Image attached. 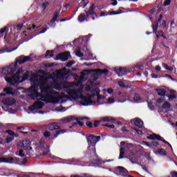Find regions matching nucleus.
Segmentation results:
<instances>
[{"label":"nucleus","mask_w":177,"mask_h":177,"mask_svg":"<svg viewBox=\"0 0 177 177\" xmlns=\"http://www.w3.org/2000/svg\"><path fill=\"white\" fill-rule=\"evenodd\" d=\"M6 27H4L3 28L1 29L0 30V37H3V34H5V32L6 31Z\"/></svg>","instance_id":"473e14b6"},{"label":"nucleus","mask_w":177,"mask_h":177,"mask_svg":"<svg viewBox=\"0 0 177 177\" xmlns=\"http://www.w3.org/2000/svg\"><path fill=\"white\" fill-rule=\"evenodd\" d=\"M155 154H159L160 156H167V151L164 149H158L155 151Z\"/></svg>","instance_id":"412c9836"},{"label":"nucleus","mask_w":177,"mask_h":177,"mask_svg":"<svg viewBox=\"0 0 177 177\" xmlns=\"http://www.w3.org/2000/svg\"><path fill=\"white\" fill-rule=\"evenodd\" d=\"M32 58L31 57V55L30 56H24L21 55L17 58V63H19V64H23V63H26V62H32Z\"/></svg>","instance_id":"423d86ee"},{"label":"nucleus","mask_w":177,"mask_h":177,"mask_svg":"<svg viewBox=\"0 0 177 177\" xmlns=\"http://www.w3.org/2000/svg\"><path fill=\"white\" fill-rule=\"evenodd\" d=\"M133 129H135V131H136L137 133H138V135H142L143 133L142 132V131L136 129V128H134Z\"/></svg>","instance_id":"8fccbe9b"},{"label":"nucleus","mask_w":177,"mask_h":177,"mask_svg":"<svg viewBox=\"0 0 177 177\" xmlns=\"http://www.w3.org/2000/svg\"><path fill=\"white\" fill-rule=\"evenodd\" d=\"M119 86H121L122 88H124V83L123 82H118Z\"/></svg>","instance_id":"603ef678"},{"label":"nucleus","mask_w":177,"mask_h":177,"mask_svg":"<svg viewBox=\"0 0 177 177\" xmlns=\"http://www.w3.org/2000/svg\"><path fill=\"white\" fill-rule=\"evenodd\" d=\"M82 39V41H85V39H88V37L86 36L82 37V39Z\"/></svg>","instance_id":"052dcab7"},{"label":"nucleus","mask_w":177,"mask_h":177,"mask_svg":"<svg viewBox=\"0 0 177 177\" xmlns=\"http://www.w3.org/2000/svg\"><path fill=\"white\" fill-rule=\"evenodd\" d=\"M163 100H165V97L158 100H157L158 104H160L162 103V101H163Z\"/></svg>","instance_id":"49530a36"},{"label":"nucleus","mask_w":177,"mask_h":177,"mask_svg":"<svg viewBox=\"0 0 177 177\" xmlns=\"http://www.w3.org/2000/svg\"><path fill=\"white\" fill-rule=\"evenodd\" d=\"M3 91L7 95H11V96L17 95V90H13L12 88H6Z\"/></svg>","instance_id":"f8f14e48"},{"label":"nucleus","mask_w":177,"mask_h":177,"mask_svg":"<svg viewBox=\"0 0 177 177\" xmlns=\"http://www.w3.org/2000/svg\"><path fill=\"white\" fill-rule=\"evenodd\" d=\"M160 36H162V32H159V35L157 36V38H158Z\"/></svg>","instance_id":"338daca9"},{"label":"nucleus","mask_w":177,"mask_h":177,"mask_svg":"<svg viewBox=\"0 0 177 177\" xmlns=\"http://www.w3.org/2000/svg\"><path fill=\"white\" fill-rule=\"evenodd\" d=\"M133 99L135 102H139V100H140V96H139L138 94H135Z\"/></svg>","instance_id":"c9c22d12"},{"label":"nucleus","mask_w":177,"mask_h":177,"mask_svg":"<svg viewBox=\"0 0 177 177\" xmlns=\"http://www.w3.org/2000/svg\"><path fill=\"white\" fill-rule=\"evenodd\" d=\"M16 49H17V47L14 48H12L11 50H6V48H4L3 50L1 52V53H3L5 52H7V53L13 52V50H16Z\"/></svg>","instance_id":"72a5a7b5"},{"label":"nucleus","mask_w":177,"mask_h":177,"mask_svg":"<svg viewBox=\"0 0 177 177\" xmlns=\"http://www.w3.org/2000/svg\"><path fill=\"white\" fill-rule=\"evenodd\" d=\"M124 148H120L119 160L124 158Z\"/></svg>","instance_id":"c756f323"},{"label":"nucleus","mask_w":177,"mask_h":177,"mask_svg":"<svg viewBox=\"0 0 177 177\" xmlns=\"http://www.w3.org/2000/svg\"><path fill=\"white\" fill-rule=\"evenodd\" d=\"M99 124H100V121H95L94 122V127H99Z\"/></svg>","instance_id":"3c124183"},{"label":"nucleus","mask_w":177,"mask_h":177,"mask_svg":"<svg viewBox=\"0 0 177 177\" xmlns=\"http://www.w3.org/2000/svg\"><path fill=\"white\" fill-rule=\"evenodd\" d=\"M57 60H62V62H66L70 59V52H65L57 55Z\"/></svg>","instance_id":"1a4fd4ad"},{"label":"nucleus","mask_w":177,"mask_h":177,"mask_svg":"<svg viewBox=\"0 0 177 177\" xmlns=\"http://www.w3.org/2000/svg\"><path fill=\"white\" fill-rule=\"evenodd\" d=\"M147 139H151V140H153L154 139H157V140H161V142H163V143H165V145H169L170 147H172L171 146V144H169V142H168L167 140H164V138H162L161 136L156 133L150 135L149 136L147 137Z\"/></svg>","instance_id":"0eeeda50"},{"label":"nucleus","mask_w":177,"mask_h":177,"mask_svg":"<svg viewBox=\"0 0 177 177\" xmlns=\"http://www.w3.org/2000/svg\"><path fill=\"white\" fill-rule=\"evenodd\" d=\"M171 107V104L168 102H165L162 104V109H169Z\"/></svg>","instance_id":"c85d7f7f"},{"label":"nucleus","mask_w":177,"mask_h":177,"mask_svg":"<svg viewBox=\"0 0 177 177\" xmlns=\"http://www.w3.org/2000/svg\"><path fill=\"white\" fill-rule=\"evenodd\" d=\"M166 77H167L168 78H170V80H174V79L172 78V76H171L169 75H166Z\"/></svg>","instance_id":"e2e57ef3"},{"label":"nucleus","mask_w":177,"mask_h":177,"mask_svg":"<svg viewBox=\"0 0 177 177\" xmlns=\"http://www.w3.org/2000/svg\"><path fill=\"white\" fill-rule=\"evenodd\" d=\"M18 156H19V157H24V151L23 149L19 150Z\"/></svg>","instance_id":"4c0bfd02"},{"label":"nucleus","mask_w":177,"mask_h":177,"mask_svg":"<svg viewBox=\"0 0 177 177\" xmlns=\"http://www.w3.org/2000/svg\"><path fill=\"white\" fill-rule=\"evenodd\" d=\"M21 75H23V69L19 68L17 72L12 75L10 77L8 76L6 77L5 80L6 82H8V84H9V85H14V86H16L17 85H19L20 82H23L28 80V77H30V71H26V73L24 75L22 80H20Z\"/></svg>","instance_id":"f03ea898"},{"label":"nucleus","mask_w":177,"mask_h":177,"mask_svg":"<svg viewBox=\"0 0 177 177\" xmlns=\"http://www.w3.org/2000/svg\"><path fill=\"white\" fill-rule=\"evenodd\" d=\"M95 8H96V7L95 6V5L93 4V5L90 7L88 11L86 12V15H87L88 16H89V15H92V16H95V17H96V13H95Z\"/></svg>","instance_id":"a211bd4d"},{"label":"nucleus","mask_w":177,"mask_h":177,"mask_svg":"<svg viewBox=\"0 0 177 177\" xmlns=\"http://www.w3.org/2000/svg\"><path fill=\"white\" fill-rule=\"evenodd\" d=\"M162 67H164V68H165V70H167V71H172L174 70V67L172 66H169L168 65H167L165 63H163L162 64Z\"/></svg>","instance_id":"a878e982"},{"label":"nucleus","mask_w":177,"mask_h":177,"mask_svg":"<svg viewBox=\"0 0 177 177\" xmlns=\"http://www.w3.org/2000/svg\"><path fill=\"white\" fill-rule=\"evenodd\" d=\"M39 27L40 26L37 27V26H35V25H32L31 27L28 28V30L29 31H31V30H38V28H39Z\"/></svg>","instance_id":"f704fd0d"},{"label":"nucleus","mask_w":177,"mask_h":177,"mask_svg":"<svg viewBox=\"0 0 177 177\" xmlns=\"http://www.w3.org/2000/svg\"><path fill=\"white\" fill-rule=\"evenodd\" d=\"M174 24H175V21L173 20L171 21V24H170L171 27H172V26H174Z\"/></svg>","instance_id":"0e129e2a"},{"label":"nucleus","mask_w":177,"mask_h":177,"mask_svg":"<svg viewBox=\"0 0 177 177\" xmlns=\"http://www.w3.org/2000/svg\"><path fill=\"white\" fill-rule=\"evenodd\" d=\"M168 88H158L156 89V91L158 92L160 97H161V99H164L165 97V94L168 93Z\"/></svg>","instance_id":"9b49d317"},{"label":"nucleus","mask_w":177,"mask_h":177,"mask_svg":"<svg viewBox=\"0 0 177 177\" xmlns=\"http://www.w3.org/2000/svg\"><path fill=\"white\" fill-rule=\"evenodd\" d=\"M86 19H88V15H86L84 14H81L79 17H78V20L81 23L82 21H85V20H86Z\"/></svg>","instance_id":"5701e85b"},{"label":"nucleus","mask_w":177,"mask_h":177,"mask_svg":"<svg viewBox=\"0 0 177 177\" xmlns=\"http://www.w3.org/2000/svg\"><path fill=\"white\" fill-rule=\"evenodd\" d=\"M151 146L153 147H157V146H158V143L156 141H153L151 143Z\"/></svg>","instance_id":"a19ab883"},{"label":"nucleus","mask_w":177,"mask_h":177,"mask_svg":"<svg viewBox=\"0 0 177 177\" xmlns=\"http://www.w3.org/2000/svg\"><path fill=\"white\" fill-rule=\"evenodd\" d=\"M68 78V72L66 68L57 71L53 75L44 74L41 75V108L44 102L46 103H59L64 99L78 100L79 106H99L100 104H113L115 98L110 97L106 100V96L100 95L99 83H91L85 87L81 84L85 77L82 73L78 83L64 82ZM84 88L86 92H92L84 95Z\"/></svg>","instance_id":"f257e3e1"},{"label":"nucleus","mask_w":177,"mask_h":177,"mask_svg":"<svg viewBox=\"0 0 177 177\" xmlns=\"http://www.w3.org/2000/svg\"><path fill=\"white\" fill-rule=\"evenodd\" d=\"M157 28H158V24H156V25L153 26V32H157Z\"/></svg>","instance_id":"58836bf2"},{"label":"nucleus","mask_w":177,"mask_h":177,"mask_svg":"<svg viewBox=\"0 0 177 177\" xmlns=\"http://www.w3.org/2000/svg\"><path fill=\"white\" fill-rule=\"evenodd\" d=\"M44 138H49L50 136V132L46 131L44 133Z\"/></svg>","instance_id":"e433bc0d"},{"label":"nucleus","mask_w":177,"mask_h":177,"mask_svg":"<svg viewBox=\"0 0 177 177\" xmlns=\"http://www.w3.org/2000/svg\"><path fill=\"white\" fill-rule=\"evenodd\" d=\"M76 56H78L79 57H82V56H84V53L81 52V48H77L76 49Z\"/></svg>","instance_id":"bb28decb"},{"label":"nucleus","mask_w":177,"mask_h":177,"mask_svg":"<svg viewBox=\"0 0 177 177\" xmlns=\"http://www.w3.org/2000/svg\"><path fill=\"white\" fill-rule=\"evenodd\" d=\"M162 26L163 27H167V21H162Z\"/></svg>","instance_id":"bf43d9fd"},{"label":"nucleus","mask_w":177,"mask_h":177,"mask_svg":"<svg viewBox=\"0 0 177 177\" xmlns=\"http://www.w3.org/2000/svg\"><path fill=\"white\" fill-rule=\"evenodd\" d=\"M12 140H13V138L8 137L7 140H6V142H7V143H10V142H12Z\"/></svg>","instance_id":"79ce46f5"},{"label":"nucleus","mask_w":177,"mask_h":177,"mask_svg":"<svg viewBox=\"0 0 177 177\" xmlns=\"http://www.w3.org/2000/svg\"><path fill=\"white\" fill-rule=\"evenodd\" d=\"M73 120H75L73 116L65 117L60 120V124H66L67 122H71Z\"/></svg>","instance_id":"2eb2a0df"},{"label":"nucleus","mask_w":177,"mask_h":177,"mask_svg":"<svg viewBox=\"0 0 177 177\" xmlns=\"http://www.w3.org/2000/svg\"><path fill=\"white\" fill-rule=\"evenodd\" d=\"M99 140H100V136H89L87 138L88 147H91V146H95Z\"/></svg>","instance_id":"20e7f679"},{"label":"nucleus","mask_w":177,"mask_h":177,"mask_svg":"<svg viewBox=\"0 0 177 177\" xmlns=\"http://www.w3.org/2000/svg\"><path fill=\"white\" fill-rule=\"evenodd\" d=\"M13 73H15V65H10L5 67L1 71V74H3V75H6V77H8V75H12Z\"/></svg>","instance_id":"39448f33"},{"label":"nucleus","mask_w":177,"mask_h":177,"mask_svg":"<svg viewBox=\"0 0 177 177\" xmlns=\"http://www.w3.org/2000/svg\"><path fill=\"white\" fill-rule=\"evenodd\" d=\"M115 73L120 77V75H124L127 74V68H115Z\"/></svg>","instance_id":"4468645a"},{"label":"nucleus","mask_w":177,"mask_h":177,"mask_svg":"<svg viewBox=\"0 0 177 177\" xmlns=\"http://www.w3.org/2000/svg\"><path fill=\"white\" fill-rule=\"evenodd\" d=\"M118 169L120 174H127V172H128V170L122 167H118Z\"/></svg>","instance_id":"cd10ccee"},{"label":"nucleus","mask_w":177,"mask_h":177,"mask_svg":"<svg viewBox=\"0 0 177 177\" xmlns=\"http://www.w3.org/2000/svg\"><path fill=\"white\" fill-rule=\"evenodd\" d=\"M82 120H89V118H78L77 119V122L74 125H80V127H84V122H81Z\"/></svg>","instance_id":"4be33fe9"},{"label":"nucleus","mask_w":177,"mask_h":177,"mask_svg":"<svg viewBox=\"0 0 177 177\" xmlns=\"http://www.w3.org/2000/svg\"><path fill=\"white\" fill-rule=\"evenodd\" d=\"M59 12H56L54 15V17L53 18V19L51 20V21L50 23H48V26H52L53 23H55V21H56V20H57V17H59Z\"/></svg>","instance_id":"b1692460"},{"label":"nucleus","mask_w":177,"mask_h":177,"mask_svg":"<svg viewBox=\"0 0 177 177\" xmlns=\"http://www.w3.org/2000/svg\"><path fill=\"white\" fill-rule=\"evenodd\" d=\"M49 6V3L46 2L42 5V8L44 10L46 9V7Z\"/></svg>","instance_id":"37998d69"},{"label":"nucleus","mask_w":177,"mask_h":177,"mask_svg":"<svg viewBox=\"0 0 177 177\" xmlns=\"http://www.w3.org/2000/svg\"><path fill=\"white\" fill-rule=\"evenodd\" d=\"M88 3H89V2L84 3V5L83 6V9H84V8H86V6L88 5Z\"/></svg>","instance_id":"69168bd1"},{"label":"nucleus","mask_w":177,"mask_h":177,"mask_svg":"<svg viewBox=\"0 0 177 177\" xmlns=\"http://www.w3.org/2000/svg\"><path fill=\"white\" fill-rule=\"evenodd\" d=\"M151 77H152V78H158V76H157V75H154V74H152Z\"/></svg>","instance_id":"680f3d73"},{"label":"nucleus","mask_w":177,"mask_h":177,"mask_svg":"<svg viewBox=\"0 0 177 177\" xmlns=\"http://www.w3.org/2000/svg\"><path fill=\"white\" fill-rule=\"evenodd\" d=\"M59 128H60V127L57 123H52L48 126L49 131H55L56 129H59Z\"/></svg>","instance_id":"6ab92c4d"},{"label":"nucleus","mask_w":177,"mask_h":177,"mask_svg":"<svg viewBox=\"0 0 177 177\" xmlns=\"http://www.w3.org/2000/svg\"><path fill=\"white\" fill-rule=\"evenodd\" d=\"M17 146L18 147L24 149V150H26V151H30V150H32V147H31V142L28 140L19 141L17 143Z\"/></svg>","instance_id":"7ed1b4c3"},{"label":"nucleus","mask_w":177,"mask_h":177,"mask_svg":"<svg viewBox=\"0 0 177 177\" xmlns=\"http://www.w3.org/2000/svg\"><path fill=\"white\" fill-rule=\"evenodd\" d=\"M156 71H161V66H156Z\"/></svg>","instance_id":"864d4df0"},{"label":"nucleus","mask_w":177,"mask_h":177,"mask_svg":"<svg viewBox=\"0 0 177 177\" xmlns=\"http://www.w3.org/2000/svg\"><path fill=\"white\" fill-rule=\"evenodd\" d=\"M55 110L57 111H66V108L62 106H57Z\"/></svg>","instance_id":"7c9ffc66"},{"label":"nucleus","mask_w":177,"mask_h":177,"mask_svg":"<svg viewBox=\"0 0 177 177\" xmlns=\"http://www.w3.org/2000/svg\"><path fill=\"white\" fill-rule=\"evenodd\" d=\"M131 122H134V124L138 128H142L143 127V121L139 118H136L132 120Z\"/></svg>","instance_id":"dca6fc26"},{"label":"nucleus","mask_w":177,"mask_h":177,"mask_svg":"<svg viewBox=\"0 0 177 177\" xmlns=\"http://www.w3.org/2000/svg\"><path fill=\"white\" fill-rule=\"evenodd\" d=\"M66 131L64 129L58 130L56 131V133L54 135V139L57 138L58 135H62V133H66Z\"/></svg>","instance_id":"393cba45"},{"label":"nucleus","mask_w":177,"mask_h":177,"mask_svg":"<svg viewBox=\"0 0 177 177\" xmlns=\"http://www.w3.org/2000/svg\"><path fill=\"white\" fill-rule=\"evenodd\" d=\"M48 56H49V57H53V51L50 52V50H48L46 54V57H48Z\"/></svg>","instance_id":"2f4dec72"},{"label":"nucleus","mask_w":177,"mask_h":177,"mask_svg":"<svg viewBox=\"0 0 177 177\" xmlns=\"http://www.w3.org/2000/svg\"><path fill=\"white\" fill-rule=\"evenodd\" d=\"M0 162H8V164H12V162H15V159L12 157L8 158H0Z\"/></svg>","instance_id":"ddd939ff"},{"label":"nucleus","mask_w":177,"mask_h":177,"mask_svg":"<svg viewBox=\"0 0 177 177\" xmlns=\"http://www.w3.org/2000/svg\"><path fill=\"white\" fill-rule=\"evenodd\" d=\"M106 92H108L109 93V95H111V93H113V88H108L106 90Z\"/></svg>","instance_id":"09e8293b"},{"label":"nucleus","mask_w":177,"mask_h":177,"mask_svg":"<svg viewBox=\"0 0 177 177\" xmlns=\"http://www.w3.org/2000/svg\"><path fill=\"white\" fill-rule=\"evenodd\" d=\"M16 104V100L12 97L6 98L3 100V104H5L8 107L10 106H13V104Z\"/></svg>","instance_id":"9d476101"},{"label":"nucleus","mask_w":177,"mask_h":177,"mask_svg":"<svg viewBox=\"0 0 177 177\" xmlns=\"http://www.w3.org/2000/svg\"><path fill=\"white\" fill-rule=\"evenodd\" d=\"M143 143H144L146 146H147L148 147H152L151 144L150 145V144H149V142H143Z\"/></svg>","instance_id":"5fc2aeb1"},{"label":"nucleus","mask_w":177,"mask_h":177,"mask_svg":"<svg viewBox=\"0 0 177 177\" xmlns=\"http://www.w3.org/2000/svg\"><path fill=\"white\" fill-rule=\"evenodd\" d=\"M101 121H104V122H114L115 121V119L110 116H106L104 118H102Z\"/></svg>","instance_id":"aec40b11"},{"label":"nucleus","mask_w":177,"mask_h":177,"mask_svg":"<svg viewBox=\"0 0 177 177\" xmlns=\"http://www.w3.org/2000/svg\"><path fill=\"white\" fill-rule=\"evenodd\" d=\"M104 127H108V128H111V129H113V128H115L114 124L109 125L108 124H104Z\"/></svg>","instance_id":"de8ad7c7"},{"label":"nucleus","mask_w":177,"mask_h":177,"mask_svg":"<svg viewBox=\"0 0 177 177\" xmlns=\"http://www.w3.org/2000/svg\"><path fill=\"white\" fill-rule=\"evenodd\" d=\"M166 96L168 97V100H169V102H174V100L176 99V91L169 89L167 90Z\"/></svg>","instance_id":"6e6552de"},{"label":"nucleus","mask_w":177,"mask_h":177,"mask_svg":"<svg viewBox=\"0 0 177 177\" xmlns=\"http://www.w3.org/2000/svg\"><path fill=\"white\" fill-rule=\"evenodd\" d=\"M113 3H111V5H113V6H115L118 3L117 1L115 0H111Z\"/></svg>","instance_id":"6e6d98bb"},{"label":"nucleus","mask_w":177,"mask_h":177,"mask_svg":"<svg viewBox=\"0 0 177 177\" xmlns=\"http://www.w3.org/2000/svg\"><path fill=\"white\" fill-rule=\"evenodd\" d=\"M161 20H162V15H160V18H159V19L158 20V21H161Z\"/></svg>","instance_id":"774afa93"},{"label":"nucleus","mask_w":177,"mask_h":177,"mask_svg":"<svg viewBox=\"0 0 177 177\" xmlns=\"http://www.w3.org/2000/svg\"><path fill=\"white\" fill-rule=\"evenodd\" d=\"M171 3V0H166L165 1V6H168V5H170Z\"/></svg>","instance_id":"c03bdc74"},{"label":"nucleus","mask_w":177,"mask_h":177,"mask_svg":"<svg viewBox=\"0 0 177 177\" xmlns=\"http://www.w3.org/2000/svg\"><path fill=\"white\" fill-rule=\"evenodd\" d=\"M7 133L8 135H10V136H13L15 135V133H13L11 130H8Z\"/></svg>","instance_id":"a18cd8bd"},{"label":"nucleus","mask_w":177,"mask_h":177,"mask_svg":"<svg viewBox=\"0 0 177 177\" xmlns=\"http://www.w3.org/2000/svg\"><path fill=\"white\" fill-rule=\"evenodd\" d=\"M86 125L87 127H88V128H93V124L92 122H87L86 123Z\"/></svg>","instance_id":"ea45409f"},{"label":"nucleus","mask_w":177,"mask_h":177,"mask_svg":"<svg viewBox=\"0 0 177 177\" xmlns=\"http://www.w3.org/2000/svg\"><path fill=\"white\" fill-rule=\"evenodd\" d=\"M47 30L48 29L44 28L43 30L40 31L39 34H44V32H46Z\"/></svg>","instance_id":"4d7b16f0"},{"label":"nucleus","mask_w":177,"mask_h":177,"mask_svg":"<svg viewBox=\"0 0 177 177\" xmlns=\"http://www.w3.org/2000/svg\"><path fill=\"white\" fill-rule=\"evenodd\" d=\"M73 66V62H70L66 64V67H71Z\"/></svg>","instance_id":"13d9d810"},{"label":"nucleus","mask_w":177,"mask_h":177,"mask_svg":"<svg viewBox=\"0 0 177 177\" xmlns=\"http://www.w3.org/2000/svg\"><path fill=\"white\" fill-rule=\"evenodd\" d=\"M93 73L94 74V77H99V75H100V74H103V73L106 74V73H107V70L97 69V70L93 71Z\"/></svg>","instance_id":"f3484780"}]
</instances>
